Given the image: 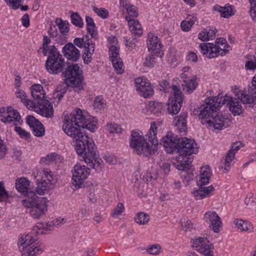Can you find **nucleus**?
I'll list each match as a JSON object with an SVG mask.
<instances>
[{"label":"nucleus","instance_id":"f257e3e1","mask_svg":"<svg viewBox=\"0 0 256 256\" xmlns=\"http://www.w3.org/2000/svg\"><path fill=\"white\" fill-rule=\"evenodd\" d=\"M80 126L64 118L62 130L69 136L76 140L75 150L80 160H84L88 166L97 171L101 170L102 162L96 156V146L92 138L81 131Z\"/></svg>","mask_w":256,"mask_h":256},{"label":"nucleus","instance_id":"f03ea898","mask_svg":"<svg viewBox=\"0 0 256 256\" xmlns=\"http://www.w3.org/2000/svg\"><path fill=\"white\" fill-rule=\"evenodd\" d=\"M30 198L22 200V204L30 208V215L35 219L42 218L47 212L48 200L44 197H38L35 192L29 194Z\"/></svg>","mask_w":256,"mask_h":256},{"label":"nucleus","instance_id":"7ed1b4c3","mask_svg":"<svg viewBox=\"0 0 256 256\" xmlns=\"http://www.w3.org/2000/svg\"><path fill=\"white\" fill-rule=\"evenodd\" d=\"M66 78L65 83L79 92L84 88L82 70L78 64H68L63 73Z\"/></svg>","mask_w":256,"mask_h":256},{"label":"nucleus","instance_id":"20e7f679","mask_svg":"<svg viewBox=\"0 0 256 256\" xmlns=\"http://www.w3.org/2000/svg\"><path fill=\"white\" fill-rule=\"evenodd\" d=\"M76 125H80L82 128H85L92 132H94L98 128V122L95 118L88 115L84 111L79 108L74 109L69 116H66Z\"/></svg>","mask_w":256,"mask_h":256},{"label":"nucleus","instance_id":"39448f33","mask_svg":"<svg viewBox=\"0 0 256 256\" xmlns=\"http://www.w3.org/2000/svg\"><path fill=\"white\" fill-rule=\"evenodd\" d=\"M48 58L46 62L45 68L51 74H56L60 73L64 66V60L62 56L54 46L50 49Z\"/></svg>","mask_w":256,"mask_h":256},{"label":"nucleus","instance_id":"423d86ee","mask_svg":"<svg viewBox=\"0 0 256 256\" xmlns=\"http://www.w3.org/2000/svg\"><path fill=\"white\" fill-rule=\"evenodd\" d=\"M222 98V96L218 94L216 96L209 97L205 100L198 115L200 119L204 120V122H202L203 124L214 116V112L223 105L224 103H221V100H219Z\"/></svg>","mask_w":256,"mask_h":256},{"label":"nucleus","instance_id":"0eeeda50","mask_svg":"<svg viewBox=\"0 0 256 256\" xmlns=\"http://www.w3.org/2000/svg\"><path fill=\"white\" fill-rule=\"evenodd\" d=\"M109 46L110 58L113 67L118 74L124 72V68L122 60L120 57V46L118 44L117 38L114 36H110L108 38Z\"/></svg>","mask_w":256,"mask_h":256},{"label":"nucleus","instance_id":"6e6552de","mask_svg":"<svg viewBox=\"0 0 256 256\" xmlns=\"http://www.w3.org/2000/svg\"><path fill=\"white\" fill-rule=\"evenodd\" d=\"M130 146L138 155L144 154L147 156L152 154L150 151V144L136 132L133 131L132 133Z\"/></svg>","mask_w":256,"mask_h":256},{"label":"nucleus","instance_id":"1a4fd4ad","mask_svg":"<svg viewBox=\"0 0 256 256\" xmlns=\"http://www.w3.org/2000/svg\"><path fill=\"white\" fill-rule=\"evenodd\" d=\"M198 151V146L194 140L187 138H182L180 140L178 152L180 155L178 157V161L182 162L191 160L187 156L196 154Z\"/></svg>","mask_w":256,"mask_h":256},{"label":"nucleus","instance_id":"9d476101","mask_svg":"<svg viewBox=\"0 0 256 256\" xmlns=\"http://www.w3.org/2000/svg\"><path fill=\"white\" fill-rule=\"evenodd\" d=\"M0 121L5 124L14 126L20 125L22 123L19 112L11 106L0 108Z\"/></svg>","mask_w":256,"mask_h":256},{"label":"nucleus","instance_id":"9b49d317","mask_svg":"<svg viewBox=\"0 0 256 256\" xmlns=\"http://www.w3.org/2000/svg\"><path fill=\"white\" fill-rule=\"evenodd\" d=\"M72 184L76 188H80L88 178L90 174V168L84 165L77 164L72 171Z\"/></svg>","mask_w":256,"mask_h":256},{"label":"nucleus","instance_id":"f8f14e48","mask_svg":"<svg viewBox=\"0 0 256 256\" xmlns=\"http://www.w3.org/2000/svg\"><path fill=\"white\" fill-rule=\"evenodd\" d=\"M173 96L168 100V110L169 114H176L180 110L182 102V94L178 86L174 85L172 87Z\"/></svg>","mask_w":256,"mask_h":256},{"label":"nucleus","instance_id":"ddd939ff","mask_svg":"<svg viewBox=\"0 0 256 256\" xmlns=\"http://www.w3.org/2000/svg\"><path fill=\"white\" fill-rule=\"evenodd\" d=\"M192 241V246L194 250L204 256H213L212 245L206 238L195 237Z\"/></svg>","mask_w":256,"mask_h":256},{"label":"nucleus","instance_id":"4468645a","mask_svg":"<svg viewBox=\"0 0 256 256\" xmlns=\"http://www.w3.org/2000/svg\"><path fill=\"white\" fill-rule=\"evenodd\" d=\"M160 125V122H152L150 124V128L146 135L145 140L149 144L151 153L154 154L158 150V139L156 136L158 128Z\"/></svg>","mask_w":256,"mask_h":256},{"label":"nucleus","instance_id":"2eb2a0df","mask_svg":"<svg viewBox=\"0 0 256 256\" xmlns=\"http://www.w3.org/2000/svg\"><path fill=\"white\" fill-rule=\"evenodd\" d=\"M192 160H185L184 162L180 164H174L176 168L180 170V175L184 184L188 185V183L192 180L194 177V170L190 168V164Z\"/></svg>","mask_w":256,"mask_h":256},{"label":"nucleus","instance_id":"dca6fc26","mask_svg":"<svg viewBox=\"0 0 256 256\" xmlns=\"http://www.w3.org/2000/svg\"><path fill=\"white\" fill-rule=\"evenodd\" d=\"M204 220L214 232H218L222 226V221L214 211L206 212L204 215Z\"/></svg>","mask_w":256,"mask_h":256},{"label":"nucleus","instance_id":"f3484780","mask_svg":"<svg viewBox=\"0 0 256 256\" xmlns=\"http://www.w3.org/2000/svg\"><path fill=\"white\" fill-rule=\"evenodd\" d=\"M134 83L139 94L144 98H148L154 94V90L149 81L144 78L135 79Z\"/></svg>","mask_w":256,"mask_h":256},{"label":"nucleus","instance_id":"a211bd4d","mask_svg":"<svg viewBox=\"0 0 256 256\" xmlns=\"http://www.w3.org/2000/svg\"><path fill=\"white\" fill-rule=\"evenodd\" d=\"M180 140L176 138L172 132H168L167 134L164 136L162 142L168 153L172 154L175 151L178 152Z\"/></svg>","mask_w":256,"mask_h":256},{"label":"nucleus","instance_id":"6ab92c4d","mask_svg":"<svg viewBox=\"0 0 256 256\" xmlns=\"http://www.w3.org/2000/svg\"><path fill=\"white\" fill-rule=\"evenodd\" d=\"M199 47L201 53L208 58H216L219 55L226 54L224 50L217 48L212 43H202L200 44Z\"/></svg>","mask_w":256,"mask_h":256},{"label":"nucleus","instance_id":"aec40b11","mask_svg":"<svg viewBox=\"0 0 256 256\" xmlns=\"http://www.w3.org/2000/svg\"><path fill=\"white\" fill-rule=\"evenodd\" d=\"M38 106L34 102V106L33 108H30L34 110L35 112L40 114L42 116L46 118H52L54 115V109L52 104L48 100H44L41 101L40 102H38Z\"/></svg>","mask_w":256,"mask_h":256},{"label":"nucleus","instance_id":"412c9836","mask_svg":"<svg viewBox=\"0 0 256 256\" xmlns=\"http://www.w3.org/2000/svg\"><path fill=\"white\" fill-rule=\"evenodd\" d=\"M232 91L236 96L244 104H252L256 103V92H250L247 94L244 90H239L236 86L232 88Z\"/></svg>","mask_w":256,"mask_h":256},{"label":"nucleus","instance_id":"4be33fe9","mask_svg":"<svg viewBox=\"0 0 256 256\" xmlns=\"http://www.w3.org/2000/svg\"><path fill=\"white\" fill-rule=\"evenodd\" d=\"M229 120L225 118L222 116L216 114L206 120L210 128L220 130L228 126Z\"/></svg>","mask_w":256,"mask_h":256},{"label":"nucleus","instance_id":"5701e85b","mask_svg":"<svg viewBox=\"0 0 256 256\" xmlns=\"http://www.w3.org/2000/svg\"><path fill=\"white\" fill-rule=\"evenodd\" d=\"M222 98V101L221 100V103H224L223 105L228 106L230 110L234 116H239L242 112L243 108L241 104L238 101L234 100L232 97L226 94Z\"/></svg>","mask_w":256,"mask_h":256},{"label":"nucleus","instance_id":"b1692460","mask_svg":"<svg viewBox=\"0 0 256 256\" xmlns=\"http://www.w3.org/2000/svg\"><path fill=\"white\" fill-rule=\"evenodd\" d=\"M16 189L20 193L26 196V198H29V194L34 192L30 188V182L26 178L22 177L18 178L16 182Z\"/></svg>","mask_w":256,"mask_h":256},{"label":"nucleus","instance_id":"393cba45","mask_svg":"<svg viewBox=\"0 0 256 256\" xmlns=\"http://www.w3.org/2000/svg\"><path fill=\"white\" fill-rule=\"evenodd\" d=\"M64 56L68 60L76 61L80 57V50L71 43L66 44L62 48Z\"/></svg>","mask_w":256,"mask_h":256},{"label":"nucleus","instance_id":"a878e982","mask_svg":"<svg viewBox=\"0 0 256 256\" xmlns=\"http://www.w3.org/2000/svg\"><path fill=\"white\" fill-rule=\"evenodd\" d=\"M43 251V245L38 242L20 249L22 256H38Z\"/></svg>","mask_w":256,"mask_h":256},{"label":"nucleus","instance_id":"bb28decb","mask_svg":"<svg viewBox=\"0 0 256 256\" xmlns=\"http://www.w3.org/2000/svg\"><path fill=\"white\" fill-rule=\"evenodd\" d=\"M188 114L186 112H182L176 117L174 120L173 124L180 133H185L187 130L186 118Z\"/></svg>","mask_w":256,"mask_h":256},{"label":"nucleus","instance_id":"cd10ccee","mask_svg":"<svg viewBox=\"0 0 256 256\" xmlns=\"http://www.w3.org/2000/svg\"><path fill=\"white\" fill-rule=\"evenodd\" d=\"M147 47L149 50L157 52L160 48V44L158 36L152 32H149L146 40Z\"/></svg>","mask_w":256,"mask_h":256},{"label":"nucleus","instance_id":"c85d7f7f","mask_svg":"<svg viewBox=\"0 0 256 256\" xmlns=\"http://www.w3.org/2000/svg\"><path fill=\"white\" fill-rule=\"evenodd\" d=\"M210 176V169L208 166L202 167L198 179L197 180V185L202 186L208 184Z\"/></svg>","mask_w":256,"mask_h":256},{"label":"nucleus","instance_id":"c756f323","mask_svg":"<svg viewBox=\"0 0 256 256\" xmlns=\"http://www.w3.org/2000/svg\"><path fill=\"white\" fill-rule=\"evenodd\" d=\"M126 20L128 22L130 30L132 34L140 36L142 34V28L140 22L134 19H132L128 16L126 17Z\"/></svg>","mask_w":256,"mask_h":256},{"label":"nucleus","instance_id":"7c9ffc66","mask_svg":"<svg viewBox=\"0 0 256 256\" xmlns=\"http://www.w3.org/2000/svg\"><path fill=\"white\" fill-rule=\"evenodd\" d=\"M214 190V188L212 186L206 187L200 186L198 190L192 192L196 200H201L209 196Z\"/></svg>","mask_w":256,"mask_h":256},{"label":"nucleus","instance_id":"2f4dec72","mask_svg":"<svg viewBox=\"0 0 256 256\" xmlns=\"http://www.w3.org/2000/svg\"><path fill=\"white\" fill-rule=\"evenodd\" d=\"M31 93L33 98L38 101L45 100L46 92L40 84H34L31 87Z\"/></svg>","mask_w":256,"mask_h":256},{"label":"nucleus","instance_id":"473e14b6","mask_svg":"<svg viewBox=\"0 0 256 256\" xmlns=\"http://www.w3.org/2000/svg\"><path fill=\"white\" fill-rule=\"evenodd\" d=\"M120 6L124 8L128 14V17L136 18L138 16V12L137 8L134 5L130 3L128 0H120Z\"/></svg>","mask_w":256,"mask_h":256},{"label":"nucleus","instance_id":"72a5a7b5","mask_svg":"<svg viewBox=\"0 0 256 256\" xmlns=\"http://www.w3.org/2000/svg\"><path fill=\"white\" fill-rule=\"evenodd\" d=\"M36 239L34 238L32 234H23L20 236L18 239V245L20 250L26 246H30L34 243Z\"/></svg>","mask_w":256,"mask_h":256},{"label":"nucleus","instance_id":"f704fd0d","mask_svg":"<svg viewBox=\"0 0 256 256\" xmlns=\"http://www.w3.org/2000/svg\"><path fill=\"white\" fill-rule=\"evenodd\" d=\"M15 94L16 97L20 99L21 102L28 109L33 108L34 106V102L28 100L26 92L18 88L15 92Z\"/></svg>","mask_w":256,"mask_h":256},{"label":"nucleus","instance_id":"c9c22d12","mask_svg":"<svg viewBox=\"0 0 256 256\" xmlns=\"http://www.w3.org/2000/svg\"><path fill=\"white\" fill-rule=\"evenodd\" d=\"M95 44L92 41H90L87 44L86 48L84 50V54H82L84 63L88 64L92 60V56L95 50Z\"/></svg>","mask_w":256,"mask_h":256},{"label":"nucleus","instance_id":"e433bc0d","mask_svg":"<svg viewBox=\"0 0 256 256\" xmlns=\"http://www.w3.org/2000/svg\"><path fill=\"white\" fill-rule=\"evenodd\" d=\"M198 83L196 80V77L194 76L192 78L184 80L182 84L183 90L188 94H190L196 88Z\"/></svg>","mask_w":256,"mask_h":256},{"label":"nucleus","instance_id":"4c0bfd02","mask_svg":"<svg viewBox=\"0 0 256 256\" xmlns=\"http://www.w3.org/2000/svg\"><path fill=\"white\" fill-rule=\"evenodd\" d=\"M66 92V90L64 86L58 85L57 86L52 96L53 103L55 105L59 104Z\"/></svg>","mask_w":256,"mask_h":256},{"label":"nucleus","instance_id":"58836bf2","mask_svg":"<svg viewBox=\"0 0 256 256\" xmlns=\"http://www.w3.org/2000/svg\"><path fill=\"white\" fill-rule=\"evenodd\" d=\"M164 108L162 103L155 102H150L146 106L147 112L155 115H158L161 112Z\"/></svg>","mask_w":256,"mask_h":256},{"label":"nucleus","instance_id":"ea45409f","mask_svg":"<svg viewBox=\"0 0 256 256\" xmlns=\"http://www.w3.org/2000/svg\"><path fill=\"white\" fill-rule=\"evenodd\" d=\"M236 228L241 232H252L254 231V228L251 223L244 221L242 219L236 220L234 222Z\"/></svg>","mask_w":256,"mask_h":256},{"label":"nucleus","instance_id":"a19ab883","mask_svg":"<svg viewBox=\"0 0 256 256\" xmlns=\"http://www.w3.org/2000/svg\"><path fill=\"white\" fill-rule=\"evenodd\" d=\"M213 9L215 11L220 12V16L224 18H228L234 14L232 8L230 6H221L219 5H215Z\"/></svg>","mask_w":256,"mask_h":256},{"label":"nucleus","instance_id":"79ce46f5","mask_svg":"<svg viewBox=\"0 0 256 256\" xmlns=\"http://www.w3.org/2000/svg\"><path fill=\"white\" fill-rule=\"evenodd\" d=\"M216 29L204 30L198 34V38L202 41H207L214 38L216 36Z\"/></svg>","mask_w":256,"mask_h":256},{"label":"nucleus","instance_id":"37998d69","mask_svg":"<svg viewBox=\"0 0 256 256\" xmlns=\"http://www.w3.org/2000/svg\"><path fill=\"white\" fill-rule=\"evenodd\" d=\"M54 188L52 186L50 183L49 184L46 180H44L38 184V186L36 188V192L38 194L42 195L45 194L50 189H52Z\"/></svg>","mask_w":256,"mask_h":256},{"label":"nucleus","instance_id":"c03bdc74","mask_svg":"<svg viewBox=\"0 0 256 256\" xmlns=\"http://www.w3.org/2000/svg\"><path fill=\"white\" fill-rule=\"evenodd\" d=\"M70 14L72 23L76 27L82 28L84 23L80 14L78 12L73 11H70Z\"/></svg>","mask_w":256,"mask_h":256},{"label":"nucleus","instance_id":"a18cd8bd","mask_svg":"<svg viewBox=\"0 0 256 256\" xmlns=\"http://www.w3.org/2000/svg\"><path fill=\"white\" fill-rule=\"evenodd\" d=\"M234 154L232 152V151H228V152L224 161V172H228L230 166L234 164Z\"/></svg>","mask_w":256,"mask_h":256},{"label":"nucleus","instance_id":"49530a36","mask_svg":"<svg viewBox=\"0 0 256 256\" xmlns=\"http://www.w3.org/2000/svg\"><path fill=\"white\" fill-rule=\"evenodd\" d=\"M44 176H42V178H45L48 183L51 184L52 186H54L56 183V178L54 176L52 172L48 168H44L42 172Z\"/></svg>","mask_w":256,"mask_h":256},{"label":"nucleus","instance_id":"de8ad7c7","mask_svg":"<svg viewBox=\"0 0 256 256\" xmlns=\"http://www.w3.org/2000/svg\"><path fill=\"white\" fill-rule=\"evenodd\" d=\"M136 222L140 225H144L147 224L150 221L149 216L144 212L138 213L134 218Z\"/></svg>","mask_w":256,"mask_h":256},{"label":"nucleus","instance_id":"09e8293b","mask_svg":"<svg viewBox=\"0 0 256 256\" xmlns=\"http://www.w3.org/2000/svg\"><path fill=\"white\" fill-rule=\"evenodd\" d=\"M196 20V18L195 16L182 20L180 24L182 30L184 32H188Z\"/></svg>","mask_w":256,"mask_h":256},{"label":"nucleus","instance_id":"8fccbe9b","mask_svg":"<svg viewBox=\"0 0 256 256\" xmlns=\"http://www.w3.org/2000/svg\"><path fill=\"white\" fill-rule=\"evenodd\" d=\"M146 252L150 254L158 255L162 252V247L158 244H154L148 246Z\"/></svg>","mask_w":256,"mask_h":256},{"label":"nucleus","instance_id":"3c124183","mask_svg":"<svg viewBox=\"0 0 256 256\" xmlns=\"http://www.w3.org/2000/svg\"><path fill=\"white\" fill-rule=\"evenodd\" d=\"M106 130L110 134H120L122 132V128L116 124H108L105 126Z\"/></svg>","mask_w":256,"mask_h":256},{"label":"nucleus","instance_id":"603ef678","mask_svg":"<svg viewBox=\"0 0 256 256\" xmlns=\"http://www.w3.org/2000/svg\"><path fill=\"white\" fill-rule=\"evenodd\" d=\"M51 40L48 36H44L43 38L42 47L40 48L43 54L46 56L50 52V49L52 46H48V44L50 43Z\"/></svg>","mask_w":256,"mask_h":256},{"label":"nucleus","instance_id":"864d4df0","mask_svg":"<svg viewBox=\"0 0 256 256\" xmlns=\"http://www.w3.org/2000/svg\"><path fill=\"white\" fill-rule=\"evenodd\" d=\"M46 230L44 223H38L34 227L32 232L33 234H36L38 235L46 234Z\"/></svg>","mask_w":256,"mask_h":256},{"label":"nucleus","instance_id":"5fc2aeb1","mask_svg":"<svg viewBox=\"0 0 256 256\" xmlns=\"http://www.w3.org/2000/svg\"><path fill=\"white\" fill-rule=\"evenodd\" d=\"M124 210V206L122 202L118 203L117 206L114 208L111 214L113 218H116L120 216Z\"/></svg>","mask_w":256,"mask_h":256},{"label":"nucleus","instance_id":"6e6d98bb","mask_svg":"<svg viewBox=\"0 0 256 256\" xmlns=\"http://www.w3.org/2000/svg\"><path fill=\"white\" fill-rule=\"evenodd\" d=\"M214 46L217 48H221L220 49L222 50H224V51H226V54L228 52V50L226 48L228 44L226 40L224 38H217L216 44H214Z\"/></svg>","mask_w":256,"mask_h":256},{"label":"nucleus","instance_id":"4d7b16f0","mask_svg":"<svg viewBox=\"0 0 256 256\" xmlns=\"http://www.w3.org/2000/svg\"><path fill=\"white\" fill-rule=\"evenodd\" d=\"M156 58L153 54H150L146 57L144 62V65L148 68H152L156 63Z\"/></svg>","mask_w":256,"mask_h":256},{"label":"nucleus","instance_id":"13d9d810","mask_svg":"<svg viewBox=\"0 0 256 256\" xmlns=\"http://www.w3.org/2000/svg\"><path fill=\"white\" fill-rule=\"evenodd\" d=\"M56 22L58 24V28L62 34H65L68 32V22H64L60 19L56 20Z\"/></svg>","mask_w":256,"mask_h":256},{"label":"nucleus","instance_id":"bf43d9fd","mask_svg":"<svg viewBox=\"0 0 256 256\" xmlns=\"http://www.w3.org/2000/svg\"><path fill=\"white\" fill-rule=\"evenodd\" d=\"M38 127H34L32 128L34 134L36 136H42L44 135L45 130L42 124L40 122V125H38Z\"/></svg>","mask_w":256,"mask_h":256},{"label":"nucleus","instance_id":"052dcab7","mask_svg":"<svg viewBox=\"0 0 256 256\" xmlns=\"http://www.w3.org/2000/svg\"><path fill=\"white\" fill-rule=\"evenodd\" d=\"M90 41H92L90 40L86 39L85 40L84 38H76L74 40V44L76 46L79 48L84 47L86 49L87 46V44Z\"/></svg>","mask_w":256,"mask_h":256},{"label":"nucleus","instance_id":"680f3d73","mask_svg":"<svg viewBox=\"0 0 256 256\" xmlns=\"http://www.w3.org/2000/svg\"><path fill=\"white\" fill-rule=\"evenodd\" d=\"M14 130L21 138L27 140L30 138V133L22 129L20 127L18 126H15Z\"/></svg>","mask_w":256,"mask_h":256},{"label":"nucleus","instance_id":"e2e57ef3","mask_svg":"<svg viewBox=\"0 0 256 256\" xmlns=\"http://www.w3.org/2000/svg\"><path fill=\"white\" fill-rule=\"evenodd\" d=\"M7 4L12 9L17 10L22 5V0H4Z\"/></svg>","mask_w":256,"mask_h":256},{"label":"nucleus","instance_id":"0e129e2a","mask_svg":"<svg viewBox=\"0 0 256 256\" xmlns=\"http://www.w3.org/2000/svg\"><path fill=\"white\" fill-rule=\"evenodd\" d=\"M93 10L95 12V13L98 16L101 17L102 18H106L108 16V11L104 8L94 7Z\"/></svg>","mask_w":256,"mask_h":256},{"label":"nucleus","instance_id":"69168bd1","mask_svg":"<svg viewBox=\"0 0 256 256\" xmlns=\"http://www.w3.org/2000/svg\"><path fill=\"white\" fill-rule=\"evenodd\" d=\"M40 122L36 119L34 116H30L26 118V123L32 129L34 127H38V125H40Z\"/></svg>","mask_w":256,"mask_h":256},{"label":"nucleus","instance_id":"338daca9","mask_svg":"<svg viewBox=\"0 0 256 256\" xmlns=\"http://www.w3.org/2000/svg\"><path fill=\"white\" fill-rule=\"evenodd\" d=\"M250 3V14L253 20H256V0H249Z\"/></svg>","mask_w":256,"mask_h":256},{"label":"nucleus","instance_id":"774afa93","mask_svg":"<svg viewBox=\"0 0 256 256\" xmlns=\"http://www.w3.org/2000/svg\"><path fill=\"white\" fill-rule=\"evenodd\" d=\"M56 156L57 155L55 153L48 154L46 157L42 158L41 159L40 162L44 163L46 164H48L50 162L55 160Z\"/></svg>","mask_w":256,"mask_h":256}]
</instances>
